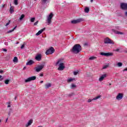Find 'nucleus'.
I'll use <instances>...</instances> for the list:
<instances>
[{
	"label": "nucleus",
	"instance_id": "f257e3e1",
	"mask_svg": "<svg viewBox=\"0 0 127 127\" xmlns=\"http://www.w3.org/2000/svg\"><path fill=\"white\" fill-rule=\"evenodd\" d=\"M56 66H59L58 68L59 71H63L65 68V65L64 64V60L62 59H59L56 63Z\"/></svg>",
	"mask_w": 127,
	"mask_h": 127
},
{
	"label": "nucleus",
	"instance_id": "f03ea898",
	"mask_svg": "<svg viewBox=\"0 0 127 127\" xmlns=\"http://www.w3.org/2000/svg\"><path fill=\"white\" fill-rule=\"evenodd\" d=\"M53 15H54L53 13H51L49 15V16H47V22L48 25H49L51 24V22H52V18L53 17Z\"/></svg>",
	"mask_w": 127,
	"mask_h": 127
},
{
	"label": "nucleus",
	"instance_id": "7ed1b4c3",
	"mask_svg": "<svg viewBox=\"0 0 127 127\" xmlns=\"http://www.w3.org/2000/svg\"><path fill=\"white\" fill-rule=\"evenodd\" d=\"M105 44H114V42L109 38H106L104 39Z\"/></svg>",
	"mask_w": 127,
	"mask_h": 127
},
{
	"label": "nucleus",
	"instance_id": "20e7f679",
	"mask_svg": "<svg viewBox=\"0 0 127 127\" xmlns=\"http://www.w3.org/2000/svg\"><path fill=\"white\" fill-rule=\"evenodd\" d=\"M36 79V76H33L27 78L25 80V83H28V82H31V81H34V80Z\"/></svg>",
	"mask_w": 127,
	"mask_h": 127
},
{
	"label": "nucleus",
	"instance_id": "39448f33",
	"mask_svg": "<svg viewBox=\"0 0 127 127\" xmlns=\"http://www.w3.org/2000/svg\"><path fill=\"white\" fill-rule=\"evenodd\" d=\"M55 52V50L54 48H50L46 52V55H49L50 54H53Z\"/></svg>",
	"mask_w": 127,
	"mask_h": 127
},
{
	"label": "nucleus",
	"instance_id": "423d86ee",
	"mask_svg": "<svg viewBox=\"0 0 127 127\" xmlns=\"http://www.w3.org/2000/svg\"><path fill=\"white\" fill-rule=\"evenodd\" d=\"M100 55H102V56H106V57H109V56H113L114 54L113 53L101 52L100 53Z\"/></svg>",
	"mask_w": 127,
	"mask_h": 127
},
{
	"label": "nucleus",
	"instance_id": "0eeeda50",
	"mask_svg": "<svg viewBox=\"0 0 127 127\" xmlns=\"http://www.w3.org/2000/svg\"><path fill=\"white\" fill-rule=\"evenodd\" d=\"M82 21H84V19L83 18H79L77 19V20H74L71 21V23L73 24H76V23H79V22H82Z\"/></svg>",
	"mask_w": 127,
	"mask_h": 127
},
{
	"label": "nucleus",
	"instance_id": "6e6552de",
	"mask_svg": "<svg viewBox=\"0 0 127 127\" xmlns=\"http://www.w3.org/2000/svg\"><path fill=\"white\" fill-rule=\"evenodd\" d=\"M82 50V49L81 48H72L71 49V52L72 53H74L75 54H77V53H79L80 51Z\"/></svg>",
	"mask_w": 127,
	"mask_h": 127
},
{
	"label": "nucleus",
	"instance_id": "1a4fd4ad",
	"mask_svg": "<svg viewBox=\"0 0 127 127\" xmlns=\"http://www.w3.org/2000/svg\"><path fill=\"white\" fill-rule=\"evenodd\" d=\"M107 73H105V74H103L102 75H101L98 80L99 81V82H102V81H104V79H105V78H107Z\"/></svg>",
	"mask_w": 127,
	"mask_h": 127
},
{
	"label": "nucleus",
	"instance_id": "9d476101",
	"mask_svg": "<svg viewBox=\"0 0 127 127\" xmlns=\"http://www.w3.org/2000/svg\"><path fill=\"white\" fill-rule=\"evenodd\" d=\"M121 7L122 9L127 10V3H121Z\"/></svg>",
	"mask_w": 127,
	"mask_h": 127
},
{
	"label": "nucleus",
	"instance_id": "9b49d317",
	"mask_svg": "<svg viewBox=\"0 0 127 127\" xmlns=\"http://www.w3.org/2000/svg\"><path fill=\"white\" fill-rule=\"evenodd\" d=\"M123 97L124 94H123V93H119L116 97V99L117 100H118V101H120V100H122L123 99Z\"/></svg>",
	"mask_w": 127,
	"mask_h": 127
},
{
	"label": "nucleus",
	"instance_id": "f8f14e48",
	"mask_svg": "<svg viewBox=\"0 0 127 127\" xmlns=\"http://www.w3.org/2000/svg\"><path fill=\"white\" fill-rule=\"evenodd\" d=\"M75 81H76V78L74 77H69L67 80V83H71Z\"/></svg>",
	"mask_w": 127,
	"mask_h": 127
},
{
	"label": "nucleus",
	"instance_id": "ddd939ff",
	"mask_svg": "<svg viewBox=\"0 0 127 127\" xmlns=\"http://www.w3.org/2000/svg\"><path fill=\"white\" fill-rule=\"evenodd\" d=\"M112 32H114V33H115V34H118V35H121L124 34V33L120 32L119 31H117L115 29H112Z\"/></svg>",
	"mask_w": 127,
	"mask_h": 127
},
{
	"label": "nucleus",
	"instance_id": "4468645a",
	"mask_svg": "<svg viewBox=\"0 0 127 127\" xmlns=\"http://www.w3.org/2000/svg\"><path fill=\"white\" fill-rule=\"evenodd\" d=\"M44 67V65H39L36 68V72H39L40 71H41L42 69H43V67Z\"/></svg>",
	"mask_w": 127,
	"mask_h": 127
},
{
	"label": "nucleus",
	"instance_id": "2eb2a0df",
	"mask_svg": "<svg viewBox=\"0 0 127 127\" xmlns=\"http://www.w3.org/2000/svg\"><path fill=\"white\" fill-rule=\"evenodd\" d=\"M101 95H99V96L96 97L95 98H94L92 99H88V103H91V102H92V101L98 100V99H100V98H101Z\"/></svg>",
	"mask_w": 127,
	"mask_h": 127
},
{
	"label": "nucleus",
	"instance_id": "dca6fc26",
	"mask_svg": "<svg viewBox=\"0 0 127 127\" xmlns=\"http://www.w3.org/2000/svg\"><path fill=\"white\" fill-rule=\"evenodd\" d=\"M41 57H42V56L41 54H38L36 55V56L35 57V59H36V60H37V61H41Z\"/></svg>",
	"mask_w": 127,
	"mask_h": 127
},
{
	"label": "nucleus",
	"instance_id": "f3484780",
	"mask_svg": "<svg viewBox=\"0 0 127 127\" xmlns=\"http://www.w3.org/2000/svg\"><path fill=\"white\" fill-rule=\"evenodd\" d=\"M44 30H45V28H44L43 29H41V30L39 31L36 34V35L37 36H38V35H40L41 33H42L44 31Z\"/></svg>",
	"mask_w": 127,
	"mask_h": 127
},
{
	"label": "nucleus",
	"instance_id": "a211bd4d",
	"mask_svg": "<svg viewBox=\"0 0 127 127\" xmlns=\"http://www.w3.org/2000/svg\"><path fill=\"white\" fill-rule=\"evenodd\" d=\"M33 123V120H30L29 122L26 124V127H29V126H31L32 124Z\"/></svg>",
	"mask_w": 127,
	"mask_h": 127
},
{
	"label": "nucleus",
	"instance_id": "6ab92c4d",
	"mask_svg": "<svg viewBox=\"0 0 127 127\" xmlns=\"http://www.w3.org/2000/svg\"><path fill=\"white\" fill-rule=\"evenodd\" d=\"M81 45L79 44H75L73 46L72 48H81Z\"/></svg>",
	"mask_w": 127,
	"mask_h": 127
},
{
	"label": "nucleus",
	"instance_id": "aec40b11",
	"mask_svg": "<svg viewBox=\"0 0 127 127\" xmlns=\"http://www.w3.org/2000/svg\"><path fill=\"white\" fill-rule=\"evenodd\" d=\"M33 63H34V62H33V61L32 60H30L29 62H28L26 63V65H32V64H33Z\"/></svg>",
	"mask_w": 127,
	"mask_h": 127
},
{
	"label": "nucleus",
	"instance_id": "412c9836",
	"mask_svg": "<svg viewBox=\"0 0 127 127\" xmlns=\"http://www.w3.org/2000/svg\"><path fill=\"white\" fill-rule=\"evenodd\" d=\"M50 87H51V83H48L45 84L46 89H48L49 88H50Z\"/></svg>",
	"mask_w": 127,
	"mask_h": 127
},
{
	"label": "nucleus",
	"instance_id": "4be33fe9",
	"mask_svg": "<svg viewBox=\"0 0 127 127\" xmlns=\"http://www.w3.org/2000/svg\"><path fill=\"white\" fill-rule=\"evenodd\" d=\"M89 11H90V9L89 8V7H85L84 9V12H86V13H89Z\"/></svg>",
	"mask_w": 127,
	"mask_h": 127
},
{
	"label": "nucleus",
	"instance_id": "5701e85b",
	"mask_svg": "<svg viewBox=\"0 0 127 127\" xmlns=\"http://www.w3.org/2000/svg\"><path fill=\"white\" fill-rule=\"evenodd\" d=\"M13 62H14V63H17V62H18V59H17L16 57H15L13 60Z\"/></svg>",
	"mask_w": 127,
	"mask_h": 127
},
{
	"label": "nucleus",
	"instance_id": "b1692460",
	"mask_svg": "<svg viewBox=\"0 0 127 127\" xmlns=\"http://www.w3.org/2000/svg\"><path fill=\"white\" fill-rule=\"evenodd\" d=\"M48 3V0H42V4H46Z\"/></svg>",
	"mask_w": 127,
	"mask_h": 127
},
{
	"label": "nucleus",
	"instance_id": "393cba45",
	"mask_svg": "<svg viewBox=\"0 0 127 127\" xmlns=\"http://www.w3.org/2000/svg\"><path fill=\"white\" fill-rule=\"evenodd\" d=\"M25 16V15H24V14H22L20 16V17L19 18V19H18V20L19 21H21V20H22L23 19V18H24V17Z\"/></svg>",
	"mask_w": 127,
	"mask_h": 127
},
{
	"label": "nucleus",
	"instance_id": "a878e982",
	"mask_svg": "<svg viewBox=\"0 0 127 127\" xmlns=\"http://www.w3.org/2000/svg\"><path fill=\"white\" fill-rule=\"evenodd\" d=\"M96 59H97V57H95V56H92L90 57L89 58V60L92 61V60H96Z\"/></svg>",
	"mask_w": 127,
	"mask_h": 127
},
{
	"label": "nucleus",
	"instance_id": "bb28decb",
	"mask_svg": "<svg viewBox=\"0 0 127 127\" xmlns=\"http://www.w3.org/2000/svg\"><path fill=\"white\" fill-rule=\"evenodd\" d=\"M76 87H77V86L75 84H71L70 88L71 89H75V88H76Z\"/></svg>",
	"mask_w": 127,
	"mask_h": 127
},
{
	"label": "nucleus",
	"instance_id": "cd10ccee",
	"mask_svg": "<svg viewBox=\"0 0 127 127\" xmlns=\"http://www.w3.org/2000/svg\"><path fill=\"white\" fill-rule=\"evenodd\" d=\"M10 13H12V12H13V11H14V10H13V6H11L10 8Z\"/></svg>",
	"mask_w": 127,
	"mask_h": 127
},
{
	"label": "nucleus",
	"instance_id": "c85d7f7f",
	"mask_svg": "<svg viewBox=\"0 0 127 127\" xmlns=\"http://www.w3.org/2000/svg\"><path fill=\"white\" fill-rule=\"evenodd\" d=\"M108 67H109V64L104 65L103 66L102 69H107V68H108Z\"/></svg>",
	"mask_w": 127,
	"mask_h": 127
},
{
	"label": "nucleus",
	"instance_id": "c756f323",
	"mask_svg": "<svg viewBox=\"0 0 127 127\" xmlns=\"http://www.w3.org/2000/svg\"><path fill=\"white\" fill-rule=\"evenodd\" d=\"M117 65L118 66V67H122V66H123V63H117Z\"/></svg>",
	"mask_w": 127,
	"mask_h": 127
},
{
	"label": "nucleus",
	"instance_id": "7c9ffc66",
	"mask_svg": "<svg viewBox=\"0 0 127 127\" xmlns=\"http://www.w3.org/2000/svg\"><path fill=\"white\" fill-rule=\"evenodd\" d=\"M25 45H26V43L24 42L22 45L21 46V48H24V47H25Z\"/></svg>",
	"mask_w": 127,
	"mask_h": 127
},
{
	"label": "nucleus",
	"instance_id": "2f4dec72",
	"mask_svg": "<svg viewBox=\"0 0 127 127\" xmlns=\"http://www.w3.org/2000/svg\"><path fill=\"white\" fill-rule=\"evenodd\" d=\"M14 3L15 5H17L18 4V1L17 0H14Z\"/></svg>",
	"mask_w": 127,
	"mask_h": 127
},
{
	"label": "nucleus",
	"instance_id": "473e14b6",
	"mask_svg": "<svg viewBox=\"0 0 127 127\" xmlns=\"http://www.w3.org/2000/svg\"><path fill=\"white\" fill-rule=\"evenodd\" d=\"M4 83H5V84H6V85H8V83H9V80H8V79H6V80L4 81Z\"/></svg>",
	"mask_w": 127,
	"mask_h": 127
},
{
	"label": "nucleus",
	"instance_id": "72a5a7b5",
	"mask_svg": "<svg viewBox=\"0 0 127 127\" xmlns=\"http://www.w3.org/2000/svg\"><path fill=\"white\" fill-rule=\"evenodd\" d=\"M34 20H35V18H31L30 21L31 22H34Z\"/></svg>",
	"mask_w": 127,
	"mask_h": 127
},
{
	"label": "nucleus",
	"instance_id": "f704fd0d",
	"mask_svg": "<svg viewBox=\"0 0 127 127\" xmlns=\"http://www.w3.org/2000/svg\"><path fill=\"white\" fill-rule=\"evenodd\" d=\"M78 73H79V71H74V72H73V74H74V76H76V75H77Z\"/></svg>",
	"mask_w": 127,
	"mask_h": 127
},
{
	"label": "nucleus",
	"instance_id": "c9c22d12",
	"mask_svg": "<svg viewBox=\"0 0 127 127\" xmlns=\"http://www.w3.org/2000/svg\"><path fill=\"white\" fill-rule=\"evenodd\" d=\"M83 45L84 47H87V46H88L89 44H88V43H85Z\"/></svg>",
	"mask_w": 127,
	"mask_h": 127
},
{
	"label": "nucleus",
	"instance_id": "e433bc0d",
	"mask_svg": "<svg viewBox=\"0 0 127 127\" xmlns=\"http://www.w3.org/2000/svg\"><path fill=\"white\" fill-rule=\"evenodd\" d=\"M10 24V21H9L8 22H7L5 26H7V25H9Z\"/></svg>",
	"mask_w": 127,
	"mask_h": 127
},
{
	"label": "nucleus",
	"instance_id": "4c0bfd02",
	"mask_svg": "<svg viewBox=\"0 0 127 127\" xmlns=\"http://www.w3.org/2000/svg\"><path fill=\"white\" fill-rule=\"evenodd\" d=\"M13 32V30H10L7 31V33H11V32Z\"/></svg>",
	"mask_w": 127,
	"mask_h": 127
},
{
	"label": "nucleus",
	"instance_id": "58836bf2",
	"mask_svg": "<svg viewBox=\"0 0 127 127\" xmlns=\"http://www.w3.org/2000/svg\"><path fill=\"white\" fill-rule=\"evenodd\" d=\"M2 50L4 52H6V51H7V50H6V49H2Z\"/></svg>",
	"mask_w": 127,
	"mask_h": 127
},
{
	"label": "nucleus",
	"instance_id": "ea45409f",
	"mask_svg": "<svg viewBox=\"0 0 127 127\" xmlns=\"http://www.w3.org/2000/svg\"><path fill=\"white\" fill-rule=\"evenodd\" d=\"M114 51H116V52H120V49H117L114 50Z\"/></svg>",
	"mask_w": 127,
	"mask_h": 127
},
{
	"label": "nucleus",
	"instance_id": "a19ab883",
	"mask_svg": "<svg viewBox=\"0 0 127 127\" xmlns=\"http://www.w3.org/2000/svg\"><path fill=\"white\" fill-rule=\"evenodd\" d=\"M38 24V21H37V22L34 23V25H37V24Z\"/></svg>",
	"mask_w": 127,
	"mask_h": 127
},
{
	"label": "nucleus",
	"instance_id": "79ce46f5",
	"mask_svg": "<svg viewBox=\"0 0 127 127\" xmlns=\"http://www.w3.org/2000/svg\"><path fill=\"white\" fill-rule=\"evenodd\" d=\"M17 27V26H15L13 29H12V30H13V31H14V29H15Z\"/></svg>",
	"mask_w": 127,
	"mask_h": 127
},
{
	"label": "nucleus",
	"instance_id": "37998d69",
	"mask_svg": "<svg viewBox=\"0 0 127 127\" xmlns=\"http://www.w3.org/2000/svg\"><path fill=\"white\" fill-rule=\"evenodd\" d=\"M7 108H10V104L9 103L7 106Z\"/></svg>",
	"mask_w": 127,
	"mask_h": 127
},
{
	"label": "nucleus",
	"instance_id": "c03bdc74",
	"mask_svg": "<svg viewBox=\"0 0 127 127\" xmlns=\"http://www.w3.org/2000/svg\"><path fill=\"white\" fill-rule=\"evenodd\" d=\"M3 72V70H0V73L1 74V73Z\"/></svg>",
	"mask_w": 127,
	"mask_h": 127
},
{
	"label": "nucleus",
	"instance_id": "a18cd8bd",
	"mask_svg": "<svg viewBox=\"0 0 127 127\" xmlns=\"http://www.w3.org/2000/svg\"><path fill=\"white\" fill-rule=\"evenodd\" d=\"M125 14L126 16H127V11L125 12Z\"/></svg>",
	"mask_w": 127,
	"mask_h": 127
},
{
	"label": "nucleus",
	"instance_id": "49530a36",
	"mask_svg": "<svg viewBox=\"0 0 127 127\" xmlns=\"http://www.w3.org/2000/svg\"><path fill=\"white\" fill-rule=\"evenodd\" d=\"M123 71H124V72H125V71H127V67L125 69H124L123 70Z\"/></svg>",
	"mask_w": 127,
	"mask_h": 127
},
{
	"label": "nucleus",
	"instance_id": "de8ad7c7",
	"mask_svg": "<svg viewBox=\"0 0 127 127\" xmlns=\"http://www.w3.org/2000/svg\"><path fill=\"white\" fill-rule=\"evenodd\" d=\"M40 76L41 77H43V73H41V74H40Z\"/></svg>",
	"mask_w": 127,
	"mask_h": 127
},
{
	"label": "nucleus",
	"instance_id": "09e8293b",
	"mask_svg": "<svg viewBox=\"0 0 127 127\" xmlns=\"http://www.w3.org/2000/svg\"><path fill=\"white\" fill-rule=\"evenodd\" d=\"M40 83H41V84H42V83H43V81H40Z\"/></svg>",
	"mask_w": 127,
	"mask_h": 127
},
{
	"label": "nucleus",
	"instance_id": "8fccbe9b",
	"mask_svg": "<svg viewBox=\"0 0 127 127\" xmlns=\"http://www.w3.org/2000/svg\"><path fill=\"white\" fill-rule=\"evenodd\" d=\"M19 43V42H18L16 43V44H18Z\"/></svg>",
	"mask_w": 127,
	"mask_h": 127
},
{
	"label": "nucleus",
	"instance_id": "3c124183",
	"mask_svg": "<svg viewBox=\"0 0 127 127\" xmlns=\"http://www.w3.org/2000/svg\"><path fill=\"white\" fill-rule=\"evenodd\" d=\"M8 115H9V116H10V112H9L8 114Z\"/></svg>",
	"mask_w": 127,
	"mask_h": 127
},
{
	"label": "nucleus",
	"instance_id": "603ef678",
	"mask_svg": "<svg viewBox=\"0 0 127 127\" xmlns=\"http://www.w3.org/2000/svg\"><path fill=\"white\" fill-rule=\"evenodd\" d=\"M1 77H2V76L0 75V79H1Z\"/></svg>",
	"mask_w": 127,
	"mask_h": 127
},
{
	"label": "nucleus",
	"instance_id": "864d4df0",
	"mask_svg": "<svg viewBox=\"0 0 127 127\" xmlns=\"http://www.w3.org/2000/svg\"><path fill=\"white\" fill-rule=\"evenodd\" d=\"M91 0V2H93V0Z\"/></svg>",
	"mask_w": 127,
	"mask_h": 127
},
{
	"label": "nucleus",
	"instance_id": "5fc2aeb1",
	"mask_svg": "<svg viewBox=\"0 0 127 127\" xmlns=\"http://www.w3.org/2000/svg\"><path fill=\"white\" fill-rule=\"evenodd\" d=\"M7 120H8V119H7L6 120V122H7Z\"/></svg>",
	"mask_w": 127,
	"mask_h": 127
},
{
	"label": "nucleus",
	"instance_id": "6e6d98bb",
	"mask_svg": "<svg viewBox=\"0 0 127 127\" xmlns=\"http://www.w3.org/2000/svg\"><path fill=\"white\" fill-rule=\"evenodd\" d=\"M7 120H8V119H7L6 120V122H7Z\"/></svg>",
	"mask_w": 127,
	"mask_h": 127
},
{
	"label": "nucleus",
	"instance_id": "4d7b16f0",
	"mask_svg": "<svg viewBox=\"0 0 127 127\" xmlns=\"http://www.w3.org/2000/svg\"><path fill=\"white\" fill-rule=\"evenodd\" d=\"M50 48H53V47H50Z\"/></svg>",
	"mask_w": 127,
	"mask_h": 127
},
{
	"label": "nucleus",
	"instance_id": "13d9d810",
	"mask_svg": "<svg viewBox=\"0 0 127 127\" xmlns=\"http://www.w3.org/2000/svg\"><path fill=\"white\" fill-rule=\"evenodd\" d=\"M126 53H127V51H126Z\"/></svg>",
	"mask_w": 127,
	"mask_h": 127
},
{
	"label": "nucleus",
	"instance_id": "bf43d9fd",
	"mask_svg": "<svg viewBox=\"0 0 127 127\" xmlns=\"http://www.w3.org/2000/svg\"><path fill=\"white\" fill-rule=\"evenodd\" d=\"M0 81H2V79H0Z\"/></svg>",
	"mask_w": 127,
	"mask_h": 127
}]
</instances>
